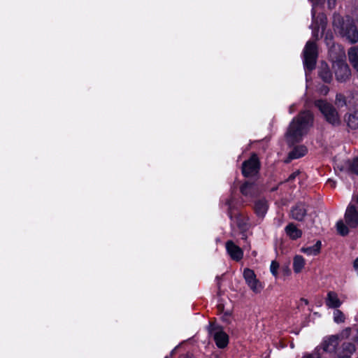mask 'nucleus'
I'll return each mask as SVG.
<instances>
[{
  "mask_svg": "<svg viewBox=\"0 0 358 358\" xmlns=\"http://www.w3.org/2000/svg\"><path fill=\"white\" fill-rule=\"evenodd\" d=\"M313 115L310 111L301 113L298 117L294 118L290 123L286 133V140L289 144L301 141L303 136L306 135L312 126Z\"/></svg>",
  "mask_w": 358,
  "mask_h": 358,
  "instance_id": "1",
  "label": "nucleus"
},
{
  "mask_svg": "<svg viewBox=\"0 0 358 358\" xmlns=\"http://www.w3.org/2000/svg\"><path fill=\"white\" fill-rule=\"evenodd\" d=\"M333 25L335 31L345 37L351 43L358 41V31L353 21L350 17H347L344 20L340 15L334 14Z\"/></svg>",
  "mask_w": 358,
  "mask_h": 358,
  "instance_id": "2",
  "label": "nucleus"
},
{
  "mask_svg": "<svg viewBox=\"0 0 358 358\" xmlns=\"http://www.w3.org/2000/svg\"><path fill=\"white\" fill-rule=\"evenodd\" d=\"M315 104L324 115L327 122L334 126L340 125V116L335 108L331 103L324 100H317L315 101Z\"/></svg>",
  "mask_w": 358,
  "mask_h": 358,
  "instance_id": "3",
  "label": "nucleus"
},
{
  "mask_svg": "<svg viewBox=\"0 0 358 358\" xmlns=\"http://www.w3.org/2000/svg\"><path fill=\"white\" fill-rule=\"evenodd\" d=\"M317 47L314 42L308 41L303 50V64L306 69L311 71L316 64Z\"/></svg>",
  "mask_w": 358,
  "mask_h": 358,
  "instance_id": "4",
  "label": "nucleus"
},
{
  "mask_svg": "<svg viewBox=\"0 0 358 358\" xmlns=\"http://www.w3.org/2000/svg\"><path fill=\"white\" fill-rule=\"evenodd\" d=\"M209 334L213 338L216 345L219 348H224L228 345L229 336L221 327L210 324Z\"/></svg>",
  "mask_w": 358,
  "mask_h": 358,
  "instance_id": "5",
  "label": "nucleus"
},
{
  "mask_svg": "<svg viewBox=\"0 0 358 358\" xmlns=\"http://www.w3.org/2000/svg\"><path fill=\"white\" fill-rule=\"evenodd\" d=\"M333 69L337 80L343 82L349 78L350 70L345 61L338 59L334 62Z\"/></svg>",
  "mask_w": 358,
  "mask_h": 358,
  "instance_id": "6",
  "label": "nucleus"
},
{
  "mask_svg": "<svg viewBox=\"0 0 358 358\" xmlns=\"http://www.w3.org/2000/svg\"><path fill=\"white\" fill-rule=\"evenodd\" d=\"M340 343V336L338 335H329L325 336L321 344L320 347L324 352L335 354L337 352L338 347Z\"/></svg>",
  "mask_w": 358,
  "mask_h": 358,
  "instance_id": "7",
  "label": "nucleus"
},
{
  "mask_svg": "<svg viewBox=\"0 0 358 358\" xmlns=\"http://www.w3.org/2000/svg\"><path fill=\"white\" fill-rule=\"evenodd\" d=\"M243 277L248 286L255 293H259L263 289V285L257 278L255 272L250 269L245 268L243 271Z\"/></svg>",
  "mask_w": 358,
  "mask_h": 358,
  "instance_id": "8",
  "label": "nucleus"
},
{
  "mask_svg": "<svg viewBox=\"0 0 358 358\" xmlns=\"http://www.w3.org/2000/svg\"><path fill=\"white\" fill-rule=\"evenodd\" d=\"M259 168L258 158L255 155L245 161L242 167V173L245 177L253 176L257 173Z\"/></svg>",
  "mask_w": 358,
  "mask_h": 358,
  "instance_id": "9",
  "label": "nucleus"
},
{
  "mask_svg": "<svg viewBox=\"0 0 358 358\" xmlns=\"http://www.w3.org/2000/svg\"><path fill=\"white\" fill-rule=\"evenodd\" d=\"M345 221L351 228L358 226V210L353 205H349L345 213Z\"/></svg>",
  "mask_w": 358,
  "mask_h": 358,
  "instance_id": "10",
  "label": "nucleus"
},
{
  "mask_svg": "<svg viewBox=\"0 0 358 358\" xmlns=\"http://www.w3.org/2000/svg\"><path fill=\"white\" fill-rule=\"evenodd\" d=\"M312 15H313V23L310 25V28L313 29V36L316 37V36H317L320 28H321L322 31L324 29L325 25L327 23V17L324 14L319 15L317 18H319V20H320V23L318 24V22H316V19H315V6L314 5H313V7L312 9Z\"/></svg>",
  "mask_w": 358,
  "mask_h": 358,
  "instance_id": "11",
  "label": "nucleus"
},
{
  "mask_svg": "<svg viewBox=\"0 0 358 358\" xmlns=\"http://www.w3.org/2000/svg\"><path fill=\"white\" fill-rule=\"evenodd\" d=\"M226 250L232 259L239 261L243 258V252L242 249L236 245L233 241H228L226 243Z\"/></svg>",
  "mask_w": 358,
  "mask_h": 358,
  "instance_id": "12",
  "label": "nucleus"
},
{
  "mask_svg": "<svg viewBox=\"0 0 358 358\" xmlns=\"http://www.w3.org/2000/svg\"><path fill=\"white\" fill-rule=\"evenodd\" d=\"M355 351L356 347L354 343L351 342H344L342 343L341 350L338 355L352 358V356Z\"/></svg>",
  "mask_w": 358,
  "mask_h": 358,
  "instance_id": "13",
  "label": "nucleus"
},
{
  "mask_svg": "<svg viewBox=\"0 0 358 358\" xmlns=\"http://www.w3.org/2000/svg\"><path fill=\"white\" fill-rule=\"evenodd\" d=\"M342 302L338 299V294L334 292H329L326 299V305L331 308L340 307Z\"/></svg>",
  "mask_w": 358,
  "mask_h": 358,
  "instance_id": "14",
  "label": "nucleus"
},
{
  "mask_svg": "<svg viewBox=\"0 0 358 358\" xmlns=\"http://www.w3.org/2000/svg\"><path fill=\"white\" fill-rule=\"evenodd\" d=\"M258 187L254 183L245 182L241 187V193L245 196H253L258 192Z\"/></svg>",
  "mask_w": 358,
  "mask_h": 358,
  "instance_id": "15",
  "label": "nucleus"
},
{
  "mask_svg": "<svg viewBox=\"0 0 358 358\" xmlns=\"http://www.w3.org/2000/svg\"><path fill=\"white\" fill-rule=\"evenodd\" d=\"M306 214L305 206L302 203L297 204L291 210L292 217L296 220H302Z\"/></svg>",
  "mask_w": 358,
  "mask_h": 358,
  "instance_id": "16",
  "label": "nucleus"
},
{
  "mask_svg": "<svg viewBox=\"0 0 358 358\" xmlns=\"http://www.w3.org/2000/svg\"><path fill=\"white\" fill-rule=\"evenodd\" d=\"M345 121L349 128L356 129L358 128V111L348 113L345 117Z\"/></svg>",
  "mask_w": 358,
  "mask_h": 358,
  "instance_id": "17",
  "label": "nucleus"
},
{
  "mask_svg": "<svg viewBox=\"0 0 358 358\" xmlns=\"http://www.w3.org/2000/svg\"><path fill=\"white\" fill-rule=\"evenodd\" d=\"M322 243L320 241H317L316 243L312 246L303 247L301 249V251L309 256H315L320 252Z\"/></svg>",
  "mask_w": 358,
  "mask_h": 358,
  "instance_id": "18",
  "label": "nucleus"
},
{
  "mask_svg": "<svg viewBox=\"0 0 358 358\" xmlns=\"http://www.w3.org/2000/svg\"><path fill=\"white\" fill-rule=\"evenodd\" d=\"M287 235L292 239L295 240L300 238L302 232L294 224L290 223L285 227Z\"/></svg>",
  "mask_w": 358,
  "mask_h": 358,
  "instance_id": "19",
  "label": "nucleus"
},
{
  "mask_svg": "<svg viewBox=\"0 0 358 358\" xmlns=\"http://www.w3.org/2000/svg\"><path fill=\"white\" fill-rule=\"evenodd\" d=\"M336 167L341 171L349 170L358 175V158L354 159L352 162H345L344 164L341 166L336 164Z\"/></svg>",
  "mask_w": 358,
  "mask_h": 358,
  "instance_id": "20",
  "label": "nucleus"
},
{
  "mask_svg": "<svg viewBox=\"0 0 358 358\" xmlns=\"http://www.w3.org/2000/svg\"><path fill=\"white\" fill-rule=\"evenodd\" d=\"M268 210V204L266 200L259 199L255 204V210L259 217H264Z\"/></svg>",
  "mask_w": 358,
  "mask_h": 358,
  "instance_id": "21",
  "label": "nucleus"
},
{
  "mask_svg": "<svg viewBox=\"0 0 358 358\" xmlns=\"http://www.w3.org/2000/svg\"><path fill=\"white\" fill-rule=\"evenodd\" d=\"M320 77L325 82L329 83L332 80V74L330 72L329 68L327 64L322 63L320 68L319 71Z\"/></svg>",
  "mask_w": 358,
  "mask_h": 358,
  "instance_id": "22",
  "label": "nucleus"
},
{
  "mask_svg": "<svg viewBox=\"0 0 358 358\" xmlns=\"http://www.w3.org/2000/svg\"><path fill=\"white\" fill-rule=\"evenodd\" d=\"M306 264L304 258L301 255H296L293 259V269L294 273L301 272Z\"/></svg>",
  "mask_w": 358,
  "mask_h": 358,
  "instance_id": "23",
  "label": "nucleus"
},
{
  "mask_svg": "<svg viewBox=\"0 0 358 358\" xmlns=\"http://www.w3.org/2000/svg\"><path fill=\"white\" fill-rule=\"evenodd\" d=\"M218 311L222 314V320L227 323L231 322L232 311L230 308H225L224 305L219 303L217 305Z\"/></svg>",
  "mask_w": 358,
  "mask_h": 358,
  "instance_id": "24",
  "label": "nucleus"
},
{
  "mask_svg": "<svg viewBox=\"0 0 358 358\" xmlns=\"http://www.w3.org/2000/svg\"><path fill=\"white\" fill-rule=\"evenodd\" d=\"M348 57L355 69L358 71V47H353L349 50Z\"/></svg>",
  "mask_w": 358,
  "mask_h": 358,
  "instance_id": "25",
  "label": "nucleus"
},
{
  "mask_svg": "<svg viewBox=\"0 0 358 358\" xmlns=\"http://www.w3.org/2000/svg\"><path fill=\"white\" fill-rule=\"evenodd\" d=\"M307 149L304 146H299L294 148V150L289 153V157L291 159H297L301 157L306 155Z\"/></svg>",
  "mask_w": 358,
  "mask_h": 358,
  "instance_id": "26",
  "label": "nucleus"
},
{
  "mask_svg": "<svg viewBox=\"0 0 358 358\" xmlns=\"http://www.w3.org/2000/svg\"><path fill=\"white\" fill-rule=\"evenodd\" d=\"M348 226L350 227L347 223L345 224L343 220L338 221L336 223L338 233L341 236H346L349 233Z\"/></svg>",
  "mask_w": 358,
  "mask_h": 358,
  "instance_id": "27",
  "label": "nucleus"
},
{
  "mask_svg": "<svg viewBox=\"0 0 358 358\" xmlns=\"http://www.w3.org/2000/svg\"><path fill=\"white\" fill-rule=\"evenodd\" d=\"M345 317L343 312L338 309H336L334 311V321L337 323H343L345 322Z\"/></svg>",
  "mask_w": 358,
  "mask_h": 358,
  "instance_id": "28",
  "label": "nucleus"
},
{
  "mask_svg": "<svg viewBox=\"0 0 358 358\" xmlns=\"http://www.w3.org/2000/svg\"><path fill=\"white\" fill-rule=\"evenodd\" d=\"M280 268L279 263L276 261H272L270 266V271L271 274L275 278H278L279 273L278 270Z\"/></svg>",
  "mask_w": 358,
  "mask_h": 358,
  "instance_id": "29",
  "label": "nucleus"
},
{
  "mask_svg": "<svg viewBox=\"0 0 358 358\" xmlns=\"http://www.w3.org/2000/svg\"><path fill=\"white\" fill-rule=\"evenodd\" d=\"M335 104L338 108L346 106L345 96L342 94H337L336 97Z\"/></svg>",
  "mask_w": 358,
  "mask_h": 358,
  "instance_id": "30",
  "label": "nucleus"
},
{
  "mask_svg": "<svg viewBox=\"0 0 358 358\" xmlns=\"http://www.w3.org/2000/svg\"><path fill=\"white\" fill-rule=\"evenodd\" d=\"M351 328L347 327L343 329L341 333V336L342 338H348L350 336Z\"/></svg>",
  "mask_w": 358,
  "mask_h": 358,
  "instance_id": "31",
  "label": "nucleus"
},
{
  "mask_svg": "<svg viewBox=\"0 0 358 358\" xmlns=\"http://www.w3.org/2000/svg\"><path fill=\"white\" fill-rule=\"evenodd\" d=\"M283 277H287L290 275L291 271L288 266H285L281 268L280 269Z\"/></svg>",
  "mask_w": 358,
  "mask_h": 358,
  "instance_id": "32",
  "label": "nucleus"
},
{
  "mask_svg": "<svg viewBox=\"0 0 358 358\" xmlns=\"http://www.w3.org/2000/svg\"><path fill=\"white\" fill-rule=\"evenodd\" d=\"M302 358H321V357L317 352H314L313 353H308V354L304 355Z\"/></svg>",
  "mask_w": 358,
  "mask_h": 358,
  "instance_id": "33",
  "label": "nucleus"
},
{
  "mask_svg": "<svg viewBox=\"0 0 358 358\" xmlns=\"http://www.w3.org/2000/svg\"><path fill=\"white\" fill-rule=\"evenodd\" d=\"M320 92L322 94H327L329 92V88L327 87V86H322L320 89Z\"/></svg>",
  "mask_w": 358,
  "mask_h": 358,
  "instance_id": "34",
  "label": "nucleus"
},
{
  "mask_svg": "<svg viewBox=\"0 0 358 358\" xmlns=\"http://www.w3.org/2000/svg\"><path fill=\"white\" fill-rule=\"evenodd\" d=\"M353 268L357 274L358 275V257L356 258L353 262Z\"/></svg>",
  "mask_w": 358,
  "mask_h": 358,
  "instance_id": "35",
  "label": "nucleus"
},
{
  "mask_svg": "<svg viewBox=\"0 0 358 358\" xmlns=\"http://www.w3.org/2000/svg\"><path fill=\"white\" fill-rule=\"evenodd\" d=\"M327 184L331 187H334L336 186V182L331 179H329L327 182Z\"/></svg>",
  "mask_w": 358,
  "mask_h": 358,
  "instance_id": "36",
  "label": "nucleus"
},
{
  "mask_svg": "<svg viewBox=\"0 0 358 358\" xmlns=\"http://www.w3.org/2000/svg\"><path fill=\"white\" fill-rule=\"evenodd\" d=\"M336 5V0H328V6L330 8H334Z\"/></svg>",
  "mask_w": 358,
  "mask_h": 358,
  "instance_id": "37",
  "label": "nucleus"
},
{
  "mask_svg": "<svg viewBox=\"0 0 358 358\" xmlns=\"http://www.w3.org/2000/svg\"><path fill=\"white\" fill-rule=\"evenodd\" d=\"M299 173L298 172H294L292 174H291L288 178V180H293L294 178H295V177L296 176H298Z\"/></svg>",
  "mask_w": 358,
  "mask_h": 358,
  "instance_id": "38",
  "label": "nucleus"
},
{
  "mask_svg": "<svg viewBox=\"0 0 358 358\" xmlns=\"http://www.w3.org/2000/svg\"><path fill=\"white\" fill-rule=\"evenodd\" d=\"M336 358H349V357H344V356H342V355H338V356H337V357H336Z\"/></svg>",
  "mask_w": 358,
  "mask_h": 358,
  "instance_id": "39",
  "label": "nucleus"
},
{
  "mask_svg": "<svg viewBox=\"0 0 358 358\" xmlns=\"http://www.w3.org/2000/svg\"><path fill=\"white\" fill-rule=\"evenodd\" d=\"M355 341V342H357L358 343V330H357V336H356Z\"/></svg>",
  "mask_w": 358,
  "mask_h": 358,
  "instance_id": "40",
  "label": "nucleus"
},
{
  "mask_svg": "<svg viewBox=\"0 0 358 358\" xmlns=\"http://www.w3.org/2000/svg\"><path fill=\"white\" fill-rule=\"evenodd\" d=\"M165 358H168V357H165Z\"/></svg>",
  "mask_w": 358,
  "mask_h": 358,
  "instance_id": "41",
  "label": "nucleus"
}]
</instances>
